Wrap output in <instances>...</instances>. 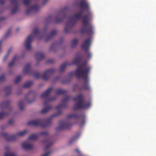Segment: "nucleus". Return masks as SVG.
<instances>
[{
    "mask_svg": "<svg viewBox=\"0 0 156 156\" xmlns=\"http://www.w3.org/2000/svg\"><path fill=\"white\" fill-rule=\"evenodd\" d=\"M90 68L87 67L84 65H82L76 72V75L79 78H82L86 82L88 80L87 74Z\"/></svg>",
    "mask_w": 156,
    "mask_h": 156,
    "instance_id": "f257e3e1",
    "label": "nucleus"
},
{
    "mask_svg": "<svg viewBox=\"0 0 156 156\" xmlns=\"http://www.w3.org/2000/svg\"><path fill=\"white\" fill-rule=\"evenodd\" d=\"M75 99V101H78V103L76 105V108H83L86 109L88 108L91 105L90 103H86L84 102L82 97L81 95H80L76 98Z\"/></svg>",
    "mask_w": 156,
    "mask_h": 156,
    "instance_id": "f03ea898",
    "label": "nucleus"
},
{
    "mask_svg": "<svg viewBox=\"0 0 156 156\" xmlns=\"http://www.w3.org/2000/svg\"><path fill=\"white\" fill-rule=\"evenodd\" d=\"M33 39V37L30 35L26 39L25 42V47L27 49H30V43Z\"/></svg>",
    "mask_w": 156,
    "mask_h": 156,
    "instance_id": "7ed1b4c3",
    "label": "nucleus"
},
{
    "mask_svg": "<svg viewBox=\"0 0 156 156\" xmlns=\"http://www.w3.org/2000/svg\"><path fill=\"white\" fill-rule=\"evenodd\" d=\"M91 43V40L88 39L85 40L83 43L82 47L85 49H87L89 47Z\"/></svg>",
    "mask_w": 156,
    "mask_h": 156,
    "instance_id": "20e7f679",
    "label": "nucleus"
},
{
    "mask_svg": "<svg viewBox=\"0 0 156 156\" xmlns=\"http://www.w3.org/2000/svg\"><path fill=\"white\" fill-rule=\"evenodd\" d=\"M81 8L83 9H87L88 7V4L85 1H82L80 4Z\"/></svg>",
    "mask_w": 156,
    "mask_h": 156,
    "instance_id": "39448f33",
    "label": "nucleus"
},
{
    "mask_svg": "<svg viewBox=\"0 0 156 156\" xmlns=\"http://www.w3.org/2000/svg\"><path fill=\"white\" fill-rule=\"evenodd\" d=\"M22 146L23 148L24 149H28L32 147V146L27 142H24L22 144Z\"/></svg>",
    "mask_w": 156,
    "mask_h": 156,
    "instance_id": "423d86ee",
    "label": "nucleus"
},
{
    "mask_svg": "<svg viewBox=\"0 0 156 156\" xmlns=\"http://www.w3.org/2000/svg\"><path fill=\"white\" fill-rule=\"evenodd\" d=\"M89 23V17L86 16L83 19V25L85 26L87 25Z\"/></svg>",
    "mask_w": 156,
    "mask_h": 156,
    "instance_id": "0eeeda50",
    "label": "nucleus"
},
{
    "mask_svg": "<svg viewBox=\"0 0 156 156\" xmlns=\"http://www.w3.org/2000/svg\"><path fill=\"white\" fill-rule=\"evenodd\" d=\"M4 156H16V155L10 151H8L4 154Z\"/></svg>",
    "mask_w": 156,
    "mask_h": 156,
    "instance_id": "6e6552de",
    "label": "nucleus"
},
{
    "mask_svg": "<svg viewBox=\"0 0 156 156\" xmlns=\"http://www.w3.org/2000/svg\"><path fill=\"white\" fill-rule=\"evenodd\" d=\"M26 131H20L17 133L16 135V137L21 136L24 135Z\"/></svg>",
    "mask_w": 156,
    "mask_h": 156,
    "instance_id": "1a4fd4ad",
    "label": "nucleus"
},
{
    "mask_svg": "<svg viewBox=\"0 0 156 156\" xmlns=\"http://www.w3.org/2000/svg\"><path fill=\"white\" fill-rule=\"evenodd\" d=\"M39 121L38 120H33L30 122L29 124L30 125H37L39 124Z\"/></svg>",
    "mask_w": 156,
    "mask_h": 156,
    "instance_id": "9d476101",
    "label": "nucleus"
},
{
    "mask_svg": "<svg viewBox=\"0 0 156 156\" xmlns=\"http://www.w3.org/2000/svg\"><path fill=\"white\" fill-rule=\"evenodd\" d=\"M51 90V89L50 88L48 89L45 92L42 94L41 95V97L43 98L44 96H46V95L48 94L50 92Z\"/></svg>",
    "mask_w": 156,
    "mask_h": 156,
    "instance_id": "9b49d317",
    "label": "nucleus"
},
{
    "mask_svg": "<svg viewBox=\"0 0 156 156\" xmlns=\"http://www.w3.org/2000/svg\"><path fill=\"white\" fill-rule=\"evenodd\" d=\"M39 9V8L38 6L36 5L33 6L31 8V9L34 12L37 11Z\"/></svg>",
    "mask_w": 156,
    "mask_h": 156,
    "instance_id": "f8f14e48",
    "label": "nucleus"
},
{
    "mask_svg": "<svg viewBox=\"0 0 156 156\" xmlns=\"http://www.w3.org/2000/svg\"><path fill=\"white\" fill-rule=\"evenodd\" d=\"M37 138V136L35 134H33L31 135L29 137L30 140H34Z\"/></svg>",
    "mask_w": 156,
    "mask_h": 156,
    "instance_id": "ddd939ff",
    "label": "nucleus"
},
{
    "mask_svg": "<svg viewBox=\"0 0 156 156\" xmlns=\"http://www.w3.org/2000/svg\"><path fill=\"white\" fill-rule=\"evenodd\" d=\"M6 115V114L3 112H0V119L2 118L3 117Z\"/></svg>",
    "mask_w": 156,
    "mask_h": 156,
    "instance_id": "4468645a",
    "label": "nucleus"
},
{
    "mask_svg": "<svg viewBox=\"0 0 156 156\" xmlns=\"http://www.w3.org/2000/svg\"><path fill=\"white\" fill-rule=\"evenodd\" d=\"M30 0H24V4L27 5H28L30 2Z\"/></svg>",
    "mask_w": 156,
    "mask_h": 156,
    "instance_id": "2eb2a0df",
    "label": "nucleus"
},
{
    "mask_svg": "<svg viewBox=\"0 0 156 156\" xmlns=\"http://www.w3.org/2000/svg\"><path fill=\"white\" fill-rule=\"evenodd\" d=\"M21 78L20 77H18L16 78V80L15 81V82L16 83H17L18 82L20 81V80Z\"/></svg>",
    "mask_w": 156,
    "mask_h": 156,
    "instance_id": "dca6fc26",
    "label": "nucleus"
},
{
    "mask_svg": "<svg viewBox=\"0 0 156 156\" xmlns=\"http://www.w3.org/2000/svg\"><path fill=\"white\" fill-rule=\"evenodd\" d=\"M81 14L80 13L77 14L75 16V17L76 19H78L80 17Z\"/></svg>",
    "mask_w": 156,
    "mask_h": 156,
    "instance_id": "f3484780",
    "label": "nucleus"
},
{
    "mask_svg": "<svg viewBox=\"0 0 156 156\" xmlns=\"http://www.w3.org/2000/svg\"><path fill=\"white\" fill-rule=\"evenodd\" d=\"M4 79V76L3 75L0 76V81H2Z\"/></svg>",
    "mask_w": 156,
    "mask_h": 156,
    "instance_id": "a211bd4d",
    "label": "nucleus"
},
{
    "mask_svg": "<svg viewBox=\"0 0 156 156\" xmlns=\"http://www.w3.org/2000/svg\"><path fill=\"white\" fill-rule=\"evenodd\" d=\"M14 62H12L9 63V66L10 67L13 64H14Z\"/></svg>",
    "mask_w": 156,
    "mask_h": 156,
    "instance_id": "6ab92c4d",
    "label": "nucleus"
},
{
    "mask_svg": "<svg viewBox=\"0 0 156 156\" xmlns=\"http://www.w3.org/2000/svg\"><path fill=\"white\" fill-rule=\"evenodd\" d=\"M29 85H27V84H24V87H29Z\"/></svg>",
    "mask_w": 156,
    "mask_h": 156,
    "instance_id": "aec40b11",
    "label": "nucleus"
},
{
    "mask_svg": "<svg viewBox=\"0 0 156 156\" xmlns=\"http://www.w3.org/2000/svg\"><path fill=\"white\" fill-rule=\"evenodd\" d=\"M77 42L76 41V40H74L73 41V44H74L76 43Z\"/></svg>",
    "mask_w": 156,
    "mask_h": 156,
    "instance_id": "412c9836",
    "label": "nucleus"
},
{
    "mask_svg": "<svg viewBox=\"0 0 156 156\" xmlns=\"http://www.w3.org/2000/svg\"><path fill=\"white\" fill-rule=\"evenodd\" d=\"M51 70H50L48 71L47 72V73H50L51 72Z\"/></svg>",
    "mask_w": 156,
    "mask_h": 156,
    "instance_id": "4be33fe9",
    "label": "nucleus"
},
{
    "mask_svg": "<svg viewBox=\"0 0 156 156\" xmlns=\"http://www.w3.org/2000/svg\"><path fill=\"white\" fill-rule=\"evenodd\" d=\"M47 155H48V154L46 153V154H44L42 156H47Z\"/></svg>",
    "mask_w": 156,
    "mask_h": 156,
    "instance_id": "5701e85b",
    "label": "nucleus"
},
{
    "mask_svg": "<svg viewBox=\"0 0 156 156\" xmlns=\"http://www.w3.org/2000/svg\"><path fill=\"white\" fill-rule=\"evenodd\" d=\"M76 152H78L79 151L78 150L76 149Z\"/></svg>",
    "mask_w": 156,
    "mask_h": 156,
    "instance_id": "b1692460",
    "label": "nucleus"
},
{
    "mask_svg": "<svg viewBox=\"0 0 156 156\" xmlns=\"http://www.w3.org/2000/svg\"><path fill=\"white\" fill-rule=\"evenodd\" d=\"M15 12V11H14L13 10H12V13H14Z\"/></svg>",
    "mask_w": 156,
    "mask_h": 156,
    "instance_id": "393cba45",
    "label": "nucleus"
},
{
    "mask_svg": "<svg viewBox=\"0 0 156 156\" xmlns=\"http://www.w3.org/2000/svg\"><path fill=\"white\" fill-rule=\"evenodd\" d=\"M89 56H91V54L90 53H89Z\"/></svg>",
    "mask_w": 156,
    "mask_h": 156,
    "instance_id": "a878e982",
    "label": "nucleus"
}]
</instances>
